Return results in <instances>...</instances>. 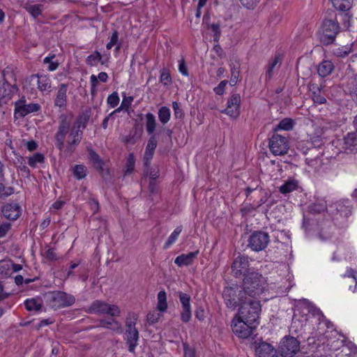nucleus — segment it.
Wrapping results in <instances>:
<instances>
[{"mask_svg": "<svg viewBox=\"0 0 357 357\" xmlns=\"http://www.w3.org/2000/svg\"><path fill=\"white\" fill-rule=\"evenodd\" d=\"M224 298L225 300L226 305L228 307L235 309L236 307H239L238 313L234 316L231 321V328L233 333L239 338L244 340L245 338V321L244 317V312L243 311V304L245 303L244 298H245V291L242 290L239 292V298L238 301L236 298H227V293L224 292Z\"/></svg>", "mask_w": 357, "mask_h": 357, "instance_id": "nucleus-1", "label": "nucleus"}, {"mask_svg": "<svg viewBox=\"0 0 357 357\" xmlns=\"http://www.w3.org/2000/svg\"><path fill=\"white\" fill-rule=\"evenodd\" d=\"M72 124V118L65 114H62L59 116L58 130L55 134V146L56 147L62 151L64 149V140L67 134L69 133V137L75 138L77 141H81L83 137V130L75 125Z\"/></svg>", "mask_w": 357, "mask_h": 357, "instance_id": "nucleus-2", "label": "nucleus"}, {"mask_svg": "<svg viewBox=\"0 0 357 357\" xmlns=\"http://www.w3.org/2000/svg\"><path fill=\"white\" fill-rule=\"evenodd\" d=\"M47 304L52 309L57 310L72 305L75 302V298L64 291H49L45 296Z\"/></svg>", "mask_w": 357, "mask_h": 357, "instance_id": "nucleus-3", "label": "nucleus"}, {"mask_svg": "<svg viewBox=\"0 0 357 357\" xmlns=\"http://www.w3.org/2000/svg\"><path fill=\"white\" fill-rule=\"evenodd\" d=\"M248 308H247V340H250V336L253 334V331L257 328L259 324L260 312L261 310L260 302L257 300L248 301Z\"/></svg>", "mask_w": 357, "mask_h": 357, "instance_id": "nucleus-4", "label": "nucleus"}, {"mask_svg": "<svg viewBox=\"0 0 357 357\" xmlns=\"http://www.w3.org/2000/svg\"><path fill=\"white\" fill-rule=\"evenodd\" d=\"M266 280L259 273L255 272L247 273V295L257 298L264 291Z\"/></svg>", "mask_w": 357, "mask_h": 357, "instance_id": "nucleus-5", "label": "nucleus"}, {"mask_svg": "<svg viewBox=\"0 0 357 357\" xmlns=\"http://www.w3.org/2000/svg\"><path fill=\"white\" fill-rule=\"evenodd\" d=\"M338 24L331 20L324 21L319 30V39L324 45H329L335 39L338 33Z\"/></svg>", "mask_w": 357, "mask_h": 357, "instance_id": "nucleus-6", "label": "nucleus"}, {"mask_svg": "<svg viewBox=\"0 0 357 357\" xmlns=\"http://www.w3.org/2000/svg\"><path fill=\"white\" fill-rule=\"evenodd\" d=\"M89 312L100 314H108L111 317H119L121 313L116 305H110L105 301H94L89 307Z\"/></svg>", "mask_w": 357, "mask_h": 357, "instance_id": "nucleus-7", "label": "nucleus"}, {"mask_svg": "<svg viewBox=\"0 0 357 357\" xmlns=\"http://www.w3.org/2000/svg\"><path fill=\"white\" fill-rule=\"evenodd\" d=\"M279 350L283 357H292L300 350V342L296 338L286 336L280 342Z\"/></svg>", "mask_w": 357, "mask_h": 357, "instance_id": "nucleus-8", "label": "nucleus"}, {"mask_svg": "<svg viewBox=\"0 0 357 357\" xmlns=\"http://www.w3.org/2000/svg\"><path fill=\"white\" fill-rule=\"evenodd\" d=\"M269 149L275 155H282L289 149V142L286 137L273 134L269 141Z\"/></svg>", "mask_w": 357, "mask_h": 357, "instance_id": "nucleus-9", "label": "nucleus"}, {"mask_svg": "<svg viewBox=\"0 0 357 357\" xmlns=\"http://www.w3.org/2000/svg\"><path fill=\"white\" fill-rule=\"evenodd\" d=\"M269 242L268 234L262 231L253 233L249 238L248 245L254 251H261L266 248Z\"/></svg>", "mask_w": 357, "mask_h": 357, "instance_id": "nucleus-10", "label": "nucleus"}, {"mask_svg": "<svg viewBox=\"0 0 357 357\" xmlns=\"http://www.w3.org/2000/svg\"><path fill=\"white\" fill-rule=\"evenodd\" d=\"M250 348L255 351L256 357H278L277 351L268 343L252 342Z\"/></svg>", "mask_w": 357, "mask_h": 357, "instance_id": "nucleus-11", "label": "nucleus"}, {"mask_svg": "<svg viewBox=\"0 0 357 357\" xmlns=\"http://www.w3.org/2000/svg\"><path fill=\"white\" fill-rule=\"evenodd\" d=\"M18 89L15 85H12L8 82H0V107L8 104Z\"/></svg>", "mask_w": 357, "mask_h": 357, "instance_id": "nucleus-12", "label": "nucleus"}, {"mask_svg": "<svg viewBox=\"0 0 357 357\" xmlns=\"http://www.w3.org/2000/svg\"><path fill=\"white\" fill-rule=\"evenodd\" d=\"M26 82L30 85H37L38 89L42 92L49 91L51 88V80L46 75H32Z\"/></svg>", "mask_w": 357, "mask_h": 357, "instance_id": "nucleus-13", "label": "nucleus"}, {"mask_svg": "<svg viewBox=\"0 0 357 357\" xmlns=\"http://www.w3.org/2000/svg\"><path fill=\"white\" fill-rule=\"evenodd\" d=\"M241 98L238 94H233L227 101V107L224 110L225 113L232 118H236L239 115V106Z\"/></svg>", "mask_w": 357, "mask_h": 357, "instance_id": "nucleus-14", "label": "nucleus"}, {"mask_svg": "<svg viewBox=\"0 0 357 357\" xmlns=\"http://www.w3.org/2000/svg\"><path fill=\"white\" fill-rule=\"evenodd\" d=\"M4 218L10 220H15L20 215V207L16 203L7 204L1 210Z\"/></svg>", "mask_w": 357, "mask_h": 357, "instance_id": "nucleus-15", "label": "nucleus"}, {"mask_svg": "<svg viewBox=\"0 0 357 357\" xmlns=\"http://www.w3.org/2000/svg\"><path fill=\"white\" fill-rule=\"evenodd\" d=\"M245 259L243 257H238L231 266L232 273L237 278H240L244 282L245 280Z\"/></svg>", "mask_w": 357, "mask_h": 357, "instance_id": "nucleus-16", "label": "nucleus"}, {"mask_svg": "<svg viewBox=\"0 0 357 357\" xmlns=\"http://www.w3.org/2000/svg\"><path fill=\"white\" fill-rule=\"evenodd\" d=\"M40 107L37 103H31L29 105H20V102H15V112L19 114L20 116H25L29 113L38 112Z\"/></svg>", "mask_w": 357, "mask_h": 357, "instance_id": "nucleus-17", "label": "nucleus"}, {"mask_svg": "<svg viewBox=\"0 0 357 357\" xmlns=\"http://www.w3.org/2000/svg\"><path fill=\"white\" fill-rule=\"evenodd\" d=\"M199 250L190 252L188 254H182L175 259L174 263L178 266L191 265L193 263V261L197 258Z\"/></svg>", "mask_w": 357, "mask_h": 357, "instance_id": "nucleus-18", "label": "nucleus"}, {"mask_svg": "<svg viewBox=\"0 0 357 357\" xmlns=\"http://www.w3.org/2000/svg\"><path fill=\"white\" fill-rule=\"evenodd\" d=\"M68 85L61 84L59 86L58 91L54 100V105L59 107H65L67 103Z\"/></svg>", "mask_w": 357, "mask_h": 357, "instance_id": "nucleus-19", "label": "nucleus"}, {"mask_svg": "<svg viewBox=\"0 0 357 357\" xmlns=\"http://www.w3.org/2000/svg\"><path fill=\"white\" fill-rule=\"evenodd\" d=\"M91 109L90 107L86 108L77 116L73 124L84 130L86 128L87 123L91 117Z\"/></svg>", "mask_w": 357, "mask_h": 357, "instance_id": "nucleus-20", "label": "nucleus"}, {"mask_svg": "<svg viewBox=\"0 0 357 357\" xmlns=\"http://www.w3.org/2000/svg\"><path fill=\"white\" fill-rule=\"evenodd\" d=\"M355 132H349L344 137V148L351 152L357 151V125Z\"/></svg>", "mask_w": 357, "mask_h": 357, "instance_id": "nucleus-21", "label": "nucleus"}, {"mask_svg": "<svg viewBox=\"0 0 357 357\" xmlns=\"http://www.w3.org/2000/svg\"><path fill=\"white\" fill-rule=\"evenodd\" d=\"M100 326L108 329H111L119 333H121L123 331L122 326L121 323L117 321L114 319H102L100 320Z\"/></svg>", "mask_w": 357, "mask_h": 357, "instance_id": "nucleus-22", "label": "nucleus"}, {"mask_svg": "<svg viewBox=\"0 0 357 357\" xmlns=\"http://www.w3.org/2000/svg\"><path fill=\"white\" fill-rule=\"evenodd\" d=\"M334 69L333 63L330 61H324L318 66V74L321 77H326L331 74Z\"/></svg>", "mask_w": 357, "mask_h": 357, "instance_id": "nucleus-23", "label": "nucleus"}, {"mask_svg": "<svg viewBox=\"0 0 357 357\" xmlns=\"http://www.w3.org/2000/svg\"><path fill=\"white\" fill-rule=\"evenodd\" d=\"M126 335V344L128 347V351L131 353L135 352V347L138 344L139 334L138 330L132 331Z\"/></svg>", "mask_w": 357, "mask_h": 357, "instance_id": "nucleus-24", "label": "nucleus"}, {"mask_svg": "<svg viewBox=\"0 0 357 357\" xmlns=\"http://www.w3.org/2000/svg\"><path fill=\"white\" fill-rule=\"evenodd\" d=\"M89 158L93 162V167L98 169L101 174H103V166L105 162L100 158L99 155L92 149L89 151Z\"/></svg>", "mask_w": 357, "mask_h": 357, "instance_id": "nucleus-25", "label": "nucleus"}, {"mask_svg": "<svg viewBox=\"0 0 357 357\" xmlns=\"http://www.w3.org/2000/svg\"><path fill=\"white\" fill-rule=\"evenodd\" d=\"M137 318L138 317L135 313L129 312L126 320V335H128L132 331H137V329L135 327Z\"/></svg>", "mask_w": 357, "mask_h": 357, "instance_id": "nucleus-26", "label": "nucleus"}, {"mask_svg": "<svg viewBox=\"0 0 357 357\" xmlns=\"http://www.w3.org/2000/svg\"><path fill=\"white\" fill-rule=\"evenodd\" d=\"M142 131L137 127L132 128L129 134L124 137L123 142L126 145L134 144L141 137Z\"/></svg>", "mask_w": 357, "mask_h": 357, "instance_id": "nucleus-27", "label": "nucleus"}, {"mask_svg": "<svg viewBox=\"0 0 357 357\" xmlns=\"http://www.w3.org/2000/svg\"><path fill=\"white\" fill-rule=\"evenodd\" d=\"M146 117V128L149 135H153L156 128V120L155 116L152 113H148Z\"/></svg>", "mask_w": 357, "mask_h": 357, "instance_id": "nucleus-28", "label": "nucleus"}, {"mask_svg": "<svg viewBox=\"0 0 357 357\" xmlns=\"http://www.w3.org/2000/svg\"><path fill=\"white\" fill-rule=\"evenodd\" d=\"M326 202L324 199H318L310 206V212L311 213H321L326 210Z\"/></svg>", "mask_w": 357, "mask_h": 357, "instance_id": "nucleus-29", "label": "nucleus"}, {"mask_svg": "<svg viewBox=\"0 0 357 357\" xmlns=\"http://www.w3.org/2000/svg\"><path fill=\"white\" fill-rule=\"evenodd\" d=\"M281 56L280 55H276L273 61H271L268 66L266 72V79H271L273 74L275 68L278 66V64L281 62Z\"/></svg>", "mask_w": 357, "mask_h": 357, "instance_id": "nucleus-30", "label": "nucleus"}, {"mask_svg": "<svg viewBox=\"0 0 357 357\" xmlns=\"http://www.w3.org/2000/svg\"><path fill=\"white\" fill-rule=\"evenodd\" d=\"M333 6L337 10L344 11L349 10L352 6L353 0H331Z\"/></svg>", "mask_w": 357, "mask_h": 357, "instance_id": "nucleus-31", "label": "nucleus"}, {"mask_svg": "<svg viewBox=\"0 0 357 357\" xmlns=\"http://www.w3.org/2000/svg\"><path fill=\"white\" fill-rule=\"evenodd\" d=\"M157 309L161 312H164L167 309V296L165 291H160L158 294Z\"/></svg>", "mask_w": 357, "mask_h": 357, "instance_id": "nucleus-32", "label": "nucleus"}, {"mask_svg": "<svg viewBox=\"0 0 357 357\" xmlns=\"http://www.w3.org/2000/svg\"><path fill=\"white\" fill-rule=\"evenodd\" d=\"M298 187V183L295 180H288L280 187V192L282 194L289 193Z\"/></svg>", "mask_w": 357, "mask_h": 357, "instance_id": "nucleus-33", "label": "nucleus"}, {"mask_svg": "<svg viewBox=\"0 0 357 357\" xmlns=\"http://www.w3.org/2000/svg\"><path fill=\"white\" fill-rule=\"evenodd\" d=\"M13 262L10 261H0V274L3 277H8L12 273Z\"/></svg>", "mask_w": 357, "mask_h": 357, "instance_id": "nucleus-34", "label": "nucleus"}, {"mask_svg": "<svg viewBox=\"0 0 357 357\" xmlns=\"http://www.w3.org/2000/svg\"><path fill=\"white\" fill-rule=\"evenodd\" d=\"M170 109L165 107H161L158 111V119L162 124H166L170 119Z\"/></svg>", "mask_w": 357, "mask_h": 357, "instance_id": "nucleus-35", "label": "nucleus"}, {"mask_svg": "<svg viewBox=\"0 0 357 357\" xmlns=\"http://www.w3.org/2000/svg\"><path fill=\"white\" fill-rule=\"evenodd\" d=\"M294 122L291 119L285 118L280 121L277 127L274 129L275 131L278 130H290L294 127Z\"/></svg>", "mask_w": 357, "mask_h": 357, "instance_id": "nucleus-36", "label": "nucleus"}, {"mask_svg": "<svg viewBox=\"0 0 357 357\" xmlns=\"http://www.w3.org/2000/svg\"><path fill=\"white\" fill-rule=\"evenodd\" d=\"M55 57V54H51L43 60L45 64H48L47 69L50 71L55 70L59 66V62L57 60H54Z\"/></svg>", "mask_w": 357, "mask_h": 357, "instance_id": "nucleus-37", "label": "nucleus"}, {"mask_svg": "<svg viewBox=\"0 0 357 357\" xmlns=\"http://www.w3.org/2000/svg\"><path fill=\"white\" fill-rule=\"evenodd\" d=\"M181 231H182L181 226H178L174 229V231L172 233V234L169 236L167 241H166V243L164 245L163 248L165 250L167 249L176 241L178 235L181 234Z\"/></svg>", "mask_w": 357, "mask_h": 357, "instance_id": "nucleus-38", "label": "nucleus"}, {"mask_svg": "<svg viewBox=\"0 0 357 357\" xmlns=\"http://www.w3.org/2000/svg\"><path fill=\"white\" fill-rule=\"evenodd\" d=\"M24 305L27 310L39 311L41 309L42 305L38 303L36 299H27L24 302Z\"/></svg>", "mask_w": 357, "mask_h": 357, "instance_id": "nucleus-39", "label": "nucleus"}, {"mask_svg": "<svg viewBox=\"0 0 357 357\" xmlns=\"http://www.w3.org/2000/svg\"><path fill=\"white\" fill-rule=\"evenodd\" d=\"M24 8L35 18L38 17L41 13V5L39 4H26Z\"/></svg>", "mask_w": 357, "mask_h": 357, "instance_id": "nucleus-40", "label": "nucleus"}, {"mask_svg": "<svg viewBox=\"0 0 357 357\" xmlns=\"http://www.w3.org/2000/svg\"><path fill=\"white\" fill-rule=\"evenodd\" d=\"M45 157L40 153H34L31 157H29L28 160V164L32 167H35L38 163H43L44 162Z\"/></svg>", "mask_w": 357, "mask_h": 357, "instance_id": "nucleus-41", "label": "nucleus"}, {"mask_svg": "<svg viewBox=\"0 0 357 357\" xmlns=\"http://www.w3.org/2000/svg\"><path fill=\"white\" fill-rule=\"evenodd\" d=\"M303 304L306 305L307 310L309 313H312L313 315L318 317V320H321V318L324 317L322 312L321 310L314 305H312L311 303L307 302L306 300L303 301Z\"/></svg>", "mask_w": 357, "mask_h": 357, "instance_id": "nucleus-42", "label": "nucleus"}, {"mask_svg": "<svg viewBox=\"0 0 357 357\" xmlns=\"http://www.w3.org/2000/svg\"><path fill=\"white\" fill-rule=\"evenodd\" d=\"M81 141H74L73 137H69V139L66 142V146L65 151L71 155L75 150L77 146L80 143Z\"/></svg>", "mask_w": 357, "mask_h": 357, "instance_id": "nucleus-43", "label": "nucleus"}, {"mask_svg": "<svg viewBox=\"0 0 357 357\" xmlns=\"http://www.w3.org/2000/svg\"><path fill=\"white\" fill-rule=\"evenodd\" d=\"M102 59V55L98 51L93 54H90L86 58V63L90 66H96Z\"/></svg>", "mask_w": 357, "mask_h": 357, "instance_id": "nucleus-44", "label": "nucleus"}, {"mask_svg": "<svg viewBox=\"0 0 357 357\" xmlns=\"http://www.w3.org/2000/svg\"><path fill=\"white\" fill-rule=\"evenodd\" d=\"M351 52V48L347 46L337 47L333 50V54L337 57L344 58Z\"/></svg>", "mask_w": 357, "mask_h": 357, "instance_id": "nucleus-45", "label": "nucleus"}, {"mask_svg": "<svg viewBox=\"0 0 357 357\" xmlns=\"http://www.w3.org/2000/svg\"><path fill=\"white\" fill-rule=\"evenodd\" d=\"M303 324L301 321L296 318V315L292 319V323L290 326V331L295 334H298L302 331Z\"/></svg>", "mask_w": 357, "mask_h": 357, "instance_id": "nucleus-46", "label": "nucleus"}, {"mask_svg": "<svg viewBox=\"0 0 357 357\" xmlns=\"http://www.w3.org/2000/svg\"><path fill=\"white\" fill-rule=\"evenodd\" d=\"M86 168L82 165H77L73 168V174L78 179L84 178L86 176Z\"/></svg>", "mask_w": 357, "mask_h": 357, "instance_id": "nucleus-47", "label": "nucleus"}, {"mask_svg": "<svg viewBox=\"0 0 357 357\" xmlns=\"http://www.w3.org/2000/svg\"><path fill=\"white\" fill-rule=\"evenodd\" d=\"M346 204H347V205L340 203L337 204V210L341 215L348 216L351 213V207L349 204V202L347 201Z\"/></svg>", "mask_w": 357, "mask_h": 357, "instance_id": "nucleus-48", "label": "nucleus"}, {"mask_svg": "<svg viewBox=\"0 0 357 357\" xmlns=\"http://www.w3.org/2000/svg\"><path fill=\"white\" fill-rule=\"evenodd\" d=\"M135 155L133 153H130L127 159L126 174H131L132 172L135 167Z\"/></svg>", "mask_w": 357, "mask_h": 357, "instance_id": "nucleus-49", "label": "nucleus"}, {"mask_svg": "<svg viewBox=\"0 0 357 357\" xmlns=\"http://www.w3.org/2000/svg\"><path fill=\"white\" fill-rule=\"evenodd\" d=\"M178 298L182 305V308L190 307V296L185 293L178 292Z\"/></svg>", "mask_w": 357, "mask_h": 357, "instance_id": "nucleus-50", "label": "nucleus"}, {"mask_svg": "<svg viewBox=\"0 0 357 357\" xmlns=\"http://www.w3.org/2000/svg\"><path fill=\"white\" fill-rule=\"evenodd\" d=\"M107 102L112 107L117 106L119 102V98L117 92H113L110 94L107 98Z\"/></svg>", "mask_w": 357, "mask_h": 357, "instance_id": "nucleus-51", "label": "nucleus"}, {"mask_svg": "<svg viewBox=\"0 0 357 357\" xmlns=\"http://www.w3.org/2000/svg\"><path fill=\"white\" fill-rule=\"evenodd\" d=\"M157 144L158 142L155 136L152 135L148 141L145 151L154 153L155 149L157 147Z\"/></svg>", "mask_w": 357, "mask_h": 357, "instance_id": "nucleus-52", "label": "nucleus"}, {"mask_svg": "<svg viewBox=\"0 0 357 357\" xmlns=\"http://www.w3.org/2000/svg\"><path fill=\"white\" fill-rule=\"evenodd\" d=\"M14 192V190L11 187H5L0 183V198L8 197Z\"/></svg>", "mask_w": 357, "mask_h": 357, "instance_id": "nucleus-53", "label": "nucleus"}, {"mask_svg": "<svg viewBox=\"0 0 357 357\" xmlns=\"http://www.w3.org/2000/svg\"><path fill=\"white\" fill-rule=\"evenodd\" d=\"M161 316H162L161 314H160L155 311L150 312L147 314V320H148L149 323L153 324L158 321V320L160 319Z\"/></svg>", "mask_w": 357, "mask_h": 357, "instance_id": "nucleus-54", "label": "nucleus"}, {"mask_svg": "<svg viewBox=\"0 0 357 357\" xmlns=\"http://www.w3.org/2000/svg\"><path fill=\"white\" fill-rule=\"evenodd\" d=\"M191 318V308L190 307L183 308L181 313V319L182 321L187 323L190 320Z\"/></svg>", "mask_w": 357, "mask_h": 357, "instance_id": "nucleus-55", "label": "nucleus"}, {"mask_svg": "<svg viewBox=\"0 0 357 357\" xmlns=\"http://www.w3.org/2000/svg\"><path fill=\"white\" fill-rule=\"evenodd\" d=\"M119 39V33L116 31H114L110 38L109 42L107 44L106 47L107 50H110L112 47L116 44Z\"/></svg>", "mask_w": 357, "mask_h": 357, "instance_id": "nucleus-56", "label": "nucleus"}, {"mask_svg": "<svg viewBox=\"0 0 357 357\" xmlns=\"http://www.w3.org/2000/svg\"><path fill=\"white\" fill-rule=\"evenodd\" d=\"M154 153L145 151L144 155V163L146 169H148L151 164V160L153 158Z\"/></svg>", "mask_w": 357, "mask_h": 357, "instance_id": "nucleus-57", "label": "nucleus"}, {"mask_svg": "<svg viewBox=\"0 0 357 357\" xmlns=\"http://www.w3.org/2000/svg\"><path fill=\"white\" fill-rule=\"evenodd\" d=\"M11 225L9 222H3L0 224V238L6 235L7 232L10 229Z\"/></svg>", "mask_w": 357, "mask_h": 357, "instance_id": "nucleus-58", "label": "nucleus"}, {"mask_svg": "<svg viewBox=\"0 0 357 357\" xmlns=\"http://www.w3.org/2000/svg\"><path fill=\"white\" fill-rule=\"evenodd\" d=\"M227 80H223V81L220 82V83L216 87H215L213 89L215 93L218 95H222L224 93L225 88L227 86Z\"/></svg>", "mask_w": 357, "mask_h": 357, "instance_id": "nucleus-59", "label": "nucleus"}, {"mask_svg": "<svg viewBox=\"0 0 357 357\" xmlns=\"http://www.w3.org/2000/svg\"><path fill=\"white\" fill-rule=\"evenodd\" d=\"M132 101L133 98L132 96H126L124 95L121 104V107H124L125 109H128L131 105Z\"/></svg>", "mask_w": 357, "mask_h": 357, "instance_id": "nucleus-60", "label": "nucleus"}, {"mask_svg": "<svg viewBox=\"0 0 357 357\" xmlns=\"http://www.w3.org/2000/svg\"><path fill=\"white\" fill-rule=\"evenodd\" d=\"M312 100L314 103L319 105L324 104L326 102V99L323 96H321L320 93H317L315 92H314L312 94Z\"/></svg>", "mask_w": 357, "mask_h": 357, "instance_id": "nucleus-61", "label": "nucleus"}, {"mask_svg": "<svg viewBox=\"0 0 357 357\" xmlns=\"http://www.w3.org/2000/svg\"><path fill=\"white\" fill-rule=\"evenodd\" d=\"M178 70L179 72L184 76H188V68L185 65V60L183 58H182L179 61V66H178Z\"/></svg>", "mask_w": 357, "mask_h": 357, "instance_id": "nucleus-62", "label": "nucleus"}, {"mask_svg": "<svg viewBox=\"0 0 357 357\" xmlns=\"http://www.w3.org/2000/svg\"><path fill=\"white\" fill-rule=\"evenodd\" d=\"M211 28L212 31L214 32V40L218 41L219 40V38L220 36V24H212L211 25Z\"/></svg>", "mask_w": 357, "mask_h": 357, "instance_id": "nucleus-63", "label": "nucleus"}, {"mask_svg": "<svg viewBox=\"0 0 357 357\" xmlns=\"http://www.w3.org/2000/svg\"><path fill=\"white\" fill-rule=\"evenodd\" d=\"M172 80L170 74L167 71H163L160 75V82L163 83L165 85L167 84V83L170 82Z\"/></svg>", "mask_w": 357, "mask_h": 357, "instance_id": "nucleus-64", "label": "nucleus"}]
</instances>
